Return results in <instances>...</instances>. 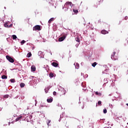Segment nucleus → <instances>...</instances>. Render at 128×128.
<instances>
[{"instance_id": "nucleus-18", "label": "nucleus", "mask_w": 128, "mask_h": 128, "mask_svg": "<svg viewBox=\"0 0 128 128\" xmlns=\"http://www.w3.org/2000/svg\"><path fill=\"white\" fill-rule=\"evenodd\" d=\"M50 122H51V120H47L46 124H47L48 126H50Z\"/></svg>"}, {"instance_id": "nucleus-62", "label": "nucleus", "mask_w": 128, "mask_h": 128, "mask_svg": "<svg viewBox=\"0 0 128 128\" xmlns=\"http://www.w3.org/2000/svg\"><path fill=\"white\" fill-rule=\"evenodd\" d=\"M32 118V116H30V118Z\"/></svg>"}, {"instance_id": "nucleus-44", "label": "nucleus", "mask_w": 128, "mask_h": 128, "mask_svg": "<svg viewBox=\"0 0 128 128\" xmlns=\"http://www.w3.org/2000/svg\"><path fill=\"white\" fill-rule=\"evenodd\" d=\"M84 106H82V109H84Z\"/></svg>"}, {"instance_id": "nucleus-43", "label": "nucleus", "mask_w": 128, "mask_h": 128, "mask_svg": "<svg viewBox=\"0 0 128 128\" xmlns=\"http://www.w3.org/2000/svg\"><path fill=\"white\" fill-rule=\"evenodd\" d=\"M86 102H88V98H86Z\"/></svg>"}, {"instance_id": "nucleus-63", "label": "nucleus", "mask_w": 128, "mask_h": 128, "mask_svg": "<svg viewBox=\"0 0 128 128\" xmlns=\"http://www.w3.org/2000/svg\"><path fill=\"white\" fill-rule=\"evenodd\" d=\"M79 104H80V102H79Z\"/></svg>"}, {"instance_id": "nucleus-37", "label": "nucleus", "mask_w": 128, "mask_h": 128, "mask_svg": "<svg viewBox=\"0 0 128 128\" xmlns=\"http://www.w3.org/2000/svg\"><path fill=\"white\" fill-rule=\"evenodd\" d=\"M12 24H11L10 26H8V28H12Z\"/></svg>"}, {"instance_id": "nucleus-26", "label": "nucleus", "mask_w": 128, "mask_h": 128, "mask_svg": "<svg viewBox=\"0 0 128 128\" xmlns=\"http://www.w3.org/2000/svg\"><path fill=\"white\" fill-rule=\"evenodd\" d=\"M10 97V95H8V94H6V95H4V98H8Z\"/></svg>"}, {"instance_id": "nucleus-25", "label": "nucleus", "mask_w": 128, "mask_h": 128, "mask_svg": "<svg viewBox=\"0 0 128 128\" xmlns=\"http://www.w3.org/2000/svg\"><path fill=\"white\" fill-rule=\"evenodd\" d=\"M64 112H62V114L60 115V118H64Z\"/></svg>"}, {"instance_id": "nucleus-46", "label": "nucleus", "mask_w": 128, "mask_h": 128, "mask_svg": "<svg viewBox=\"0 0 128 128\" xmlns=\"http://www.w3.org/2000/svg\"><path fill=\"white\" fill-rule=\"evenodd\" d=\"M11 70H14L15 68L10 69Z\"/></svg>"}, {"instance_id": "nucleus-35", "label": "nucleus", "mask_w": 128, "mask_h": 128, "mask_svg": "<svg viewBox=\"0 0 128 128\" xmlns=\"http://www.w3.org/2000/svg\"><path fill=\"white\" fill-rule=\"evenodd\" d=\"M111 86H114V80L112 81V83L111 84Z\"/></svg>"}, {"instance_id": "nucleus-21", "label": "nucleus", "mask_w": 128, "mask_h": 128, "mask_svg": "<svg viewBox=\"0 0 128 128\" xmlns=\"http://www.w3.org/2000/svg\"><path fill=\"white\" fill-rule=\"evenodd\" d=\"M97 63L96 62H94L93 64H92V66H93V68H94L96 66Z\"/></svg>"}, {"instance_id": "nucleus-45", "label": "nucleus", "mask_w": 128, "mask_h": 128, "mask_svg": "<svg viewBox=\"0 0 128 128\" xmlns=\"http://www.w3.org/2000/svg\"><path fill=\"white\" fill-rule=\"evenodd\" d=\"M114 118L116 120V116L114 117Z\"/></svg>"}, {"instance_id": "nucleus-52", "label": "nucleus", "mask_w": 128, "mask_h": 128, "mask_svg": "<svg viewBox=\"0 0 128 128\" xmlns=\"http://www.w3.org/2000/svg\"><path fill=\"white\" fill-rule=\"evenodd\" d=\"M81 64H82V65L84 64V62H82L81 63Z\"/></svg>"}, {"instance_id": "nucleus-36", "label": "nucleus", "mask_w": 128, "mask_h": 128, "mask_svg": "<svg viewBox=\"0 0 128 128\" xmlns=\"http://www.w3.org/2000/svg\"><path fill=\"white\" fill-rule=\"evenodd\" d=\"M76 42H80V38H77L76 39Z\"/></svg>"}, {"instance_id": "nucleus-12", "label": "nucleus", "mask_w": 128, "mask_h": 128, "mask_svg": "<svg viewBox=\"0 0 128 128\" xmlns=\"http://www.w3.org/2000/svg\"><path fill=\"white\" fill-rule=\"evenodd\" d=\"M52 66H54V68H56L58 66V63H56V62H53L52 63Z\"/></svg>"}, {"instance_id": "nucleus-41", "label": "nucleus", "mask_w": 128, "mask_h": 128, "mask_svg": "<svg viewBox=\"0 0 128 128\" xmlns=\"http://www.w3.org/2000/svg\"><path fill=\"white\" fill-rule=\"evenodd\" d=\"M81 126H81L80 125H79V126H78V127H77V128H81Z\"/></svg>"}, {"instance_id": "nucleus-6", "label": "nucleus", "mask_w": 128, "mask_h": 128, "mask_svg": "<svg viewBox=\"0 0 128 128\" xmlns=\"http://www.w3.org/2000/svg\"><path fill=\"white\" fill-rule=\"evenodd\" d=\"M66 36H63L62 37H60L58 38V42H63V40H66Z\"/></svg>"}, {"instance_id": "nucleus-22", "label": "nucleus", "mask_w": 128, "mask_h": 128, "mask_svg": "<svg viewBox=\"0 0 128 128\" xmlns=\"http://www.w3.org/2000/svg\"><path fill=\"white\" fill-rule=\"evenodd\" d=\"M12 38L13 40H16V38H18L16 35H12Z\"/></svg>"}, {"instance_id": "nucleus-64", "label": "nucleus", "mask_w": 128, "mask_h": 128, "mask_svg": "<svg viewBox=\"0 0 128 128\" xmlns=\"http://www.w3.org/2000/svg\"><path fill=\"white\" fill-rule=\"evenodd\" d=\"M127 124H128V122H127Z\"/></svg>"}, {"instance_id": "nucleus-9", "label": "nucleus", "mask_w": 128, "mask_h": 128, "mask_svg": "<svg viewBox=\"0 0 128 128\" xmlns=\"http://www.w3.org/2000/svg\"><path fill=\"white\" fill-rule=\"evenodd\" d=\"M104 84H103V88H104V86H106V84H108V78H105L104 79Z\"/></svg>"}, {"instance_id": "nucleus-39", "label": "nucleus", "mask_w": 128, "mask_h": 128, "mask_svg": "<svg viewBox=\"0 0 128 128\" xmlns=\"http://www.w3.org/2000/svg\"><path fill=\"white\" fill-rule=\"evenodd\" d=\"M53 94H54V96H56V92H53Z\"/></svg>"}, {"instance_id": "nucleus-27", "label": "nucleus", "mask_w": 128, "mask_h": 128, "mask_svg": "<svg viewBox=\"0 0 128 128\" xmlns=\"http://www.w3.org/2000/svg\"><path fill=\"white\" fill-rule=\"evenodd\" d=\"M10 82H16V80L14 78L10 79Z\"/></svg>"}, {"instance_id": "nucleus-49", "label": "nucleus", "mask_w": 128, "mask_h": 128, "mask_svg": "<svg viewBox=\"0 0 128 128\" xmlns=\"http://www.w3.org/2000/svg\"><path fill=\"white\" fill-rule=\"evenodd\" d=\"M104 66H105V68H107L108 66H106V65H104Z\"/></svg>"}, {"instance_id": "nucleus-23", "label": "nucleus", "mask_w": 128, "mask_h": 128, "mask_svg": "<svg viewBox=\"0 0 128 128\" xmlns=\"http://www.w3.org/2000/svg\"><path fill=\"white\" fill-rule=\"evenodd\" d=\"M30 56H32V53L28 52L27 54V58H30Z\"/></svg>"}, {"instance_id": "nucleus-54", "label": "nucleus", "mask_w": 128, "mask_h": 128, "mask_svg": "<svg viewBox=\"0 0 128 128\" xmlns=\"http://www.w3.org/2000/svg\"><path fill=\"white\" fill-rule=\"evenodd\" d=\"M4 8L5 10H6V7H4Z\"/></svg>"}, {"instance_id": "nucleus-31", "label": "nucleus", "mask_w": 128, "mask_h": 128, "mask_svg": "<svg viewBox=\"0 0 128 128\" xmlns=\"http://www.w3.org/2000/svg\"><path fill=\"white\" fill-rule=\"evenodd\" d=\"M103 112L104 114H106V112H108V110H106V109H104L103 110Z\"/></svg>"}, {"instance_id": "nucleus-16", "label": "nucleus", "mask_w": 128, "mask_h": 128, "mask_svg": "<svg viewBox=\"0 0 128 128\" xmlns=\"http://www.w3.org/2000/svg\"><path fill=\"white\" fill-rule=\"evenodd\" d=\"M2 80H6V78H8V76H6L3 75L2 76Z\"/></svg>"}, {"instance_id": "nucleus-11", "label": "nucleus", "mask_w": 128, "mask_h": 128, "mask_svg": "<svg viewBox=\"0 0 128 128\" xmlns=\"http://www.w3.org/2000/svg\"><path fill=\"white\" fill-rule=\"evenodd\" d=\"M101 34H108V32L106 30H102L101 31Z\"/></svg>"}, {"instance_id": "nucleus-8", "label": "nucleus", "mask_w": 128, "mask_h": 128, "mask_svg": "<svg viewBox=\"0 0 128 128\" xmlns=\"http://www.w3.org/2000/svg\"><path fill=\"white\" fill-rule=\"evenodd\" d=\"M50 88H52V86H49L45 88L44 90H45L46 94H48V90H50Z\"/></svg>"}, {"instance_id": "nucleus-30", "label": "nucleus", "mask_w": 128, "mask_h": 128, "mask_svg": "<svg viewBox=\"0 0 128 128\" xmlns=\"http://www.w3.org/2000/svg\"><path fill=\"white\" fill-rule=\"evenodd\" d=\"M32 82H33V84H36V80L32 79Z\"/></svg>"}, {"instance_id": "nucleus-15", "label": "nucleus", "mask_w": 128, "mask_h": 128, "mask_svg": "<svg viewBox=\"0 0 128 128\" xmlns=\"http://www.w3.org/2000/svg\"><path fill=\"white\" fill-rule=\"evenodd\" d=\"M54 18H50L48 22L49 24H51L52 22H54Z\"/></svg>"}, {"instance_id": "nucleus-20", "label": "nucleus", "mask_w": 128, "mask_h": 128, "mask_svg": "<svg viewBox=\"0 0 128 128\" xmlns=\"http://www.w3.org/2000/svg\"><path fill=\"white\" fill-rule=\"evenodd\" d=\"M62 9L64 10V12H68V10L66 7L64 6L62 8Z\"/></svg>"}, {"instance_id": "nucleus-51", "label": "nucleus", "mask_w": 128, "mask_h": 128, "mask_svg": "<svg viewBox=\"0 0 128 128\" xmlns=\"http://www.w3.org/2000/svg\"><path fill=\"white\" fill-rule=\"evenodd\" d=\"M10 122H8V126H10Z\"/></svg>"}, {"instance_id": "nucleus-47", "label": "nucleus", "mask_w": 128, "mask_h": 128, "mask_svg": "<svg viewBox=\"0 0 128 128\" xmlns=\"http://www.w3.org/2000/svg\"><path fill=\"white\" fill-rule=\"evenodd\" d=\"M62 118H60H60L59 119V122H60V120H62V119H61Z\"/></svg>"}, {"instance_id": "nucleus-34", "label": "nucleus", "mask_w": 128, "mask_h": 128, "mask_svg": "<svg viewBox=\"0 0 128 128\" xmlns=\"http://www.w3.org/2000/svg\"><path fill=\"white\" fill-rule=\"evenodd\" d=\"M98 106H100V104H102V101L99 100L98 102Z\"/></svg>"}, {"instance_id": "nucleus-10", "label": "nucleus", "mask_w": 128, "mask_h": 128, "mask_svg": "<svg viewBox=\"0 0 128 128\" xmlns=\"http://www.w3.org/2000/svg\"><path fill=\"white\" fill-rule=\"evenodd\" d=\"M74 66H75V68H77V70H78L80 68V64L78 63H74Z\"/></svg>"}, {"instance_id": "nucleus-7", "label": "nucleus", "mask_w": 128, "mask_h": 128, "mask_svg": "<svg viewBox=\"0 0 128 128\" xmlns=\"http://www.w3.org/2000/svg\"><path fill=\"white\" fill-rule=\"evenodd\" d=\"M96 96H102V92H94Z\"/></svg>"}, {"instance_id": "nucleus-29", "label": "nucleus", "mask_w": 128, "mask_h": 128, "mask_svg": "<svg viewBox=\"0 0 128 128\" xmlns=\"http://www.w3.org/2000/svg\"><path fill=\"white\" fill-rule=\"evenodd\" d=\"M4 26L5 28H8V24H6V23H5V24H4Z\"/></svg>"}, {"instance_id": "nucleus-60", "label": "nucleus", "mask_w": 128, "mask_h": 128, "mask_svg": "<svg viewBox=\"0 0 128 128\" xmlns=\"http://www.w3.org/2000/svg\"><path fill=\"white\" fill-rule=\"evenodd\" d=\"M50 54L52 55V52L50 53Z\"/></svg>"}, {"instance_id": "nucleus-13", "label": "nucleus", "mask_w": 128, "mask_h": 128, "mask_svg": "<svg viewBox=\"0 0 128 128\" xmlns=\"http://www.w3.org/2000/svg\"><path fill=\"white\" fill-rule=\"evenodd\" d=\"M32 72H36V66H31Z\"/></svg>"}, {"instance_id": "nucleus-59", "label": "nucleus", "mask_w": 128, "mask_h": 128, "mask_svg": "<svg viewBox=\"0 0 128 128\" xmlns=\"http://www.w3.org/2000/svg\"><path fill=\"white\" fill-rule=\"evenodd\" d=\"M61 108H62H62L61 106Z\"/></svg>"}, {"instance_id": "nucleus-53", "label": "nucleus", "mask_w": 128, "mask_h": 128, "mask_svg": "<svg viewBox=\"0 0 128 128\" xmlns=\"http://www.w3.org/2000/svg\"><path fill=\"white\" fill-rule=\"evenodd\" d=\"M81 76H84V74L82 73H81Z\"/></svg>"}, {"instance_id": "nucleus-61", "label": "nucleus", "mask_w": 128, "mask_h": 128, "mask_svg": "<svg viewBox=\"0 0 128 128\" xmlns=\"http://www.w3.org/2000/svg\"><path fill=\"white\" fill-rule=\"evenodd\" d=\"M114 98H116V96L114 97Z\"/></svg>"}, {"instance_id": "nucleus-1", "label": "nucleus", "mask_w": 128, "mask_h": 128, "mask_svg": "<svg viewBox=\"0 0 128 128\" xmlns=\"http://www.w3.org/2000/svg\"><path fill=\"white\" fill-rule=\"evenodd\" d=\"M64 6L65 8H67L68 10L69 8L70 9L72 8L74 4H72V3L71 2H66Z\"/></svg>"}, {"instance_id": "nucleus-56", "label": "nucleus", "mask_w": 128, "mask_h": 128, "mask_svg": "<svg viewBox=\"0 0 128 128\" xmlns=\"http://www.w3.org/2000/svg\"><path fill=\"white\" fill-rule=\"evenodd\" d=\"M112 96V94H109V96Z\"/></svg>"}, {"instance_id": "nucleus-33", "label": "nucleus", "mask_w": 128, "mask_h": 128, "mask_svg": "<svg viewBox=\"0 0 128 128\" xmlns=\"http://www.w3.org/2000/svg\"><path fill=\"white\" fill-rule=\"evenodd\" d=\"M26 42V41L24 40H22L20 44H24Z\"/></svg>"}, {"instance_id": "nucleus-58", "label": "nucleus", "mask_w": 128, "mask_h": 128, "mask_svg": "<svg viewBox=\"0 0 128 128\" xmlns=\"http://www.w3.org/2000/svg\"><path fill=\"white\" fill-rule=\"evenodd\" d=\"M62 90H64V88H62Z\"/></svg>"}, {"instance_id": "nucleus-40", "label": "nucleus", "mask_w": 128, "mask_h": 128, "mask_svg": "<svg viewBox=\"0 0 128 128\" xmlns=\"http://www.w3.org/2000/svg\"><path fill=\"white\" fill-rule=\"evenodd\" d=\"M128 16H126L124 18V20H128Z\"/></svg>"}, {"instance_id": "nucleus-17", "label": "nucleus", "mask_w": 128, "mask_h": 128, "mask_svg": "<svg viewBox=\"0 0 128 128\" xmlns=\"http://www.w3.org/2000/svg\"><path fill=\"white\" fill-rule=\"evenodd\" d=\"M24 86H26V84L24 82H22L20 84V88H24Z\"/></svg>"}, {"instance_id": "nucleus-24", "label": "nucleus", "mask_w": 128, "mask_h": 128, "mask_svg": "<svg viewBox=\"0 0 128 128\" xmlns=\"http://www.w3.org/2000/svg\"><path fill=\"white\" fill-rule=\"evenodd\" d=\"M48 4H54V3H52V0H48Z\"/></svg>"}, {"instance_id": "nucleus-2", "label": "nucleus", "mask_w": 128, "mask_h": 128, "mask_svg": "<svg viewBox=\"0 0 128 128\" xmlns=\"http://www.w3.org/2000/svg\"><path fill=\"white\" fill-rule=\"evenodd\" d=\"M6 58L10 62H14V60L12 58L10 57L9 56H6Z\"/></svg>"}, {"instance_id": "nucleus-48", "label": "nucleus", "mask_w": 128, "mask_h": 128, "mask_svg": "<svg viewBox=\"0 0 128 128\" xmlns=\"http://www.w3.org/2000/svg\"><path fill=\"white\" fill-rule=\"evenodd\" d=\"M35 102H36L35 106H36V100H35Z\"/></svg>"}, {"instance_id": "nucleus-42", "label": "nucleus", "mask_w": 128, "mask_h": 128, "mask_svg": "<svg viewBox=\"0 0 128 128\" xmlns=\"http://www.w3.org/2000/svg\"><path fill=\"white\" fill-rule=\"evenodd\" d=\"M58 106H62V105H61L60 104H58Z\"/></svg>"}, {"instance_id": "nucleus-55", "label": "nucleus", "mask_w": 128, "mask_h": 128, "mask_svg": "<svg viewBox=\"0 0 128 128\" xmlns=\"http://www.w3.org/2000/svg\"><path fill=\"white\" fill-rule=\"evenodd\" d=\"M126 106H128V104H126Z\"/></svg>"}, {"instance_id": "nucleus-3", "label": "nucleus", "mask_w": 128, "mask_h": 128, "mask_svg": "<svg viewBox=\"0 0 128 128\" xmlns=\"http://www.w3.org/2000/svg\"><path fill=\"white\" fill-rule=\"evenodd\" d=\"M42 28H40V26L36 25L34 27H33V30H40Z\"/></svg>"}, {"instance_id": "nucleus-19", "label": "nucleus", "mask_w": 128, "mask_h": 128, "mask_svg": "<svg viewBox=\"0 0 128 128\" xmlns=\"http://www.w3.org/2000/svg\"><path fill=\"white\" fill-rule=\"evenodd\" d=\"M22 118V116H20L17 118H16V122H18V120H20V119Z\"/></svg>"}, {"instance_id": "nucleus-32", "label": "nucleus", "mask_w": 128, "mask_h": 128, "mask_svg": "<svg viewBox=\"0 0 128 128\" xmlns=\"http://www.w3.org/2000/svg\"><path fill=\"white\" fill-rule=\"evenodd\" d=\"M73 12H75V14H76L77 12H78V10H73Z\"/></svg>"}, {"instance_id": "nucleus-28", "label": "nucleus", "mask_w": 128, "mask_h": 128, "mask_svg": "<svg viewBox=\"0 0 128 128\" xmlns=\"http://www.w3.org/2000/svg\"><path fill=\"white\" fill-rule=\"evenodd\" d=\"M49 76H50V78H54V74H52V72H50Z\"/></svg>"}, {"instance_id": "nucleus-5", "label": "nucleus", "mask_w": 128, "mask_h": 128, "mask_svg": "<svg viewBox=\"0 0 128 128\" xmlns=\"http://www.w3.org/2000/svg\"><path fill=\"white\" fill-rule=\"evenodd\" d=\"M116 55V52H113V54L111 55V58L112 60H117V58L114 57V56Z\"/></svg>"}, {"instance_id": "nucleus-38", "label": "nucleus", "mask_w": 128, "mask_h": 128, "mask_svg": "<svg viewBox=\"0 0 128 128\" xmlns=\"http://www.w3.org/2000/svg\"><path fill=\"white\" fill-rule=\"evenodd\" d=\"M79 44H80V43H79V44H76V48H78V46H79Z\"/></svg>"}, {"instance_id": "nucleus-4", "label": "nucleus", "mask_w": 128, "mask_h": 128, "mask_svg": "<svg viewBox=\"0 0 128 128\" xmlns=\"http://www.w3.org/2000/svg\"><path fill=\"white\" fill-rule=\"evenodd\" d=\"M38 56L40 58H44V52H42V51H39L38 52Z\"/></svg>"}, {"instance_id": "nucleus-50", "label": "nucleus", "mask_w": 128, "mask_h": 128, "mask_svg": "<svg viewBox=\"0 0 128 128\" xmlns=\"http://www.w3.org/2000/svg\"><path fill=\"white\" fill-rule=\"evenodd\" d=\"M123 120H124V121H126V118H123Z\"/></svg>"}, {"instance_id": "nucleus-57", "label": "nucleus", "mask_w": 128, "mask_h": 128, "mask_svg": "<svg viewBox=\"0 0 128 128\" xmlns=\"http://www.w3.org/2000/svg\"><path fill=\"white\" fill-rule=\"evenodd\" d=\"M112 102H114V99H112Z\"/></svg>"}, {"instance_id": "nucleus-14", "label": "nucleus", "mask_w": 128, "mask_h": 128, "mask_svg": "<svg viewBox=\"0 0 128 128\" xmlns=\"http://www.w3.org/2000/svg\"><path fill=\"white\" fill-rule=\"evenodd\" d=\"M47 102L50 103L52 102V98H49L47 99Z\"/></svg>"}]
</instances>
